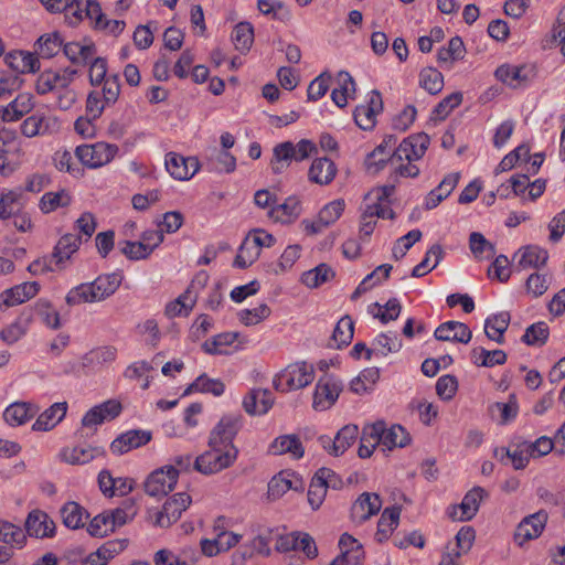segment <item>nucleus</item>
Segmentation results:
<instances>
[{
  "instance_id": "nucleus-63",
  "label": "nucleus",
  "mask_w": 565,
  "mask_h": 565,
  "mask_svg": "<svg viewBox=\"0 0 565 565\" xmlns=\"http://www.w3.org/2000/svg\"><path fill=\"white\" fill-rule=\"evenodd\" d=\"M344 206L343 200H334L324 205L318 214L320 216V223H324L328 226L333 224L342 215Z\"/></svg>"
},
{
  "instance_id": "nucleus-57",
  "label": "nucleus",
  "mask_w": 565,
  "mask_h": 565,
  "mask_svg": "<svg viewBox=\"0 0 565 565\" xmlns=\"http://www.w3.org/2000/svg\"><path fill=\"white\" fill-rule=\"evenodd\" d=\"M331 78L332 76L328 72H323L316 77L308 86V99L316 102L323 97L329 89Z\"/></svg>"
},
{
  "instance_id": "nucleus-25",
  "label": "nucleus",
  "mask_w": 565,
  "mask_h": 565,
  "mask_svg": "<svg viewBox=\"0 0 565 565\" xmlns=\"http://www.w3.org/2000/svg\"><path fill=\"white\" fill-rule=\"evenodd\" d=\"M39 290L40 285L36 281H26L6 289L0 298L6 307H13L35 297Z\"/></svg>"
},
{
  "instance_id": "nucleus-42",
  "label": "nucleus",
  "mask_w": 565,
  "mask_h": 565,
  "mask_svg": "<svg viewBox=\"0 0 565 565\" xmlns=\"http://www.w3.org/2000/svg\"><path fill=\"white\" fill-rule=\"evenodd\" d=\"M34 414L35 412L31 409L29 404L15 402L6 408L3 418L11 426H20L31 419Z\"/></svg>"
},
{
  "instance_id": "nucleus-15",
  "label": "nucleus",
  "mask_w": 565,
  "mask_h": 565,
  "mask_svg": "<svg viewBox=\"0 0 565 565\" xmlns=\"http://www.w3.org/2000/svg\"><path fill=\"white\" fill-rule=\"evenodd\" d=\"M548 519V514L545 510H540L529 516H525L518 525L514 539L522 545L523 543L539 537Z\"/></svg>"
},
{
  "instance_id": "nucleus-20",
  "label": "nucleus",
  "mask_w": 565,
  "mask_h": 565,
  "mask_svg": "<svg viewBox=\"0 0 565 565\" xmlns=\"http://www.w3.org/2000/svg\"><path fill=\"white\" fill-rule=\"evenodd\" d=\"M33 108V95L30 93H21L8 105L0 106V118L6 122L18 121Z\"/></svg>"
},
{
  "instance_id": "nucleus-33",
  "label": "nucleus",
  "mask_w": 565,
  "mask_h": 565,
  "mask_svg": "<svg viewBox=\"0 0 565 565\" xmlns=\"http://www.w3.org/2000/svg\"><path fill=\"white\" fill-rule=\"evenodd\" d=\"M300 201L296 196H289L284 203L273 207L269 216L276 222L291 223L300 215Z\"/></svg>"
},
{
  "instance_id": "nucleus-11",
  "label": "nucleus",
  "mask_w": 565,
  "mask_h": 565,
  "mask_svg": "<svg viewBox=\"0 0 565 565\" xmlns=\"http://www.w3.org/2000/svg\"><path fill=\"white\" fill-rule=\"evenodd\" d=\"M358 435L359 428L356 425H345L333 438L323 435L318 440L321 447L330 455L339 457L355 443Z\"/></svg>"
},
{
  "instance_id": "nucleus-27",
  "label": "nucleus",
  "mask_w": 565,
  "mask_h": 565,
  "mask_svg": "<svg viewBox=\"0 0 565 565\" xmlns=\"http://www.w3.org/2000/svg\"><path fill=\"white\" fill-rule=\"evenodd\" d=\"M273 404L274 398L269 390H252L243 399V407L249 415H264Z\"/></svg>"
},
{
  "instance_id": "nucleus-34",
  "label": "nucleus",
  "mask_w": 565,
  "mask_h": 565,
  "mask_svg": "<svg viewBox=\"0 0 565 565\" xmlns=\"http://www.w3.org/2000/svg\"><path fill=\"white\" fill-rule=\"evenodd\" d=\"M274 455L291 454L294 458L303 457L305 449L296 435H285L277 437L270 445Z\"/></svg>"
},
{
  "instance_id": "nucleus-45",
  "label": "nucleus",
  "mask_w": 565,
  "mask_h": 565,
  "mask_svg": "<svg viewBox=\"0 0 565 565\" xmlns=\"http://www.w3.org/2000/svg\"><path fill=\"white\" fill-rule=\"evenodd\" d=\"M260 255L259 248L252 242V236L247 235L239 246L238 253L234 259V266L239 268H247Z\"/></svg>"
},
{
  "instance_id": "nucleus-31",
  "label": "nucleus",
  "mask_w": 565,
  "mask_h": 565,
  "mask_svg": "<svg viewBox=\"0 0 565 565\" xmlns=\"http://www.w3.org/2000/svg\"><path fill=\"white\" fill-rule=\"evenodd\" d=\"M23 206V191L20 188L2 193L0 195V218L12 217V215L20 213Z\"/></svg>"
},
{
  "instance_id": "nucleus-35",
  "label": "nucleus",
  "mask_w": 565,
  "mask_h": 565,
  "mask_svg": "<svg viewBox=\"0 0 565 565\" xmlns=\"http://www.w3.org/2000/svg\"><path fill=\"white\" fill-rule=\"evenodd\" d=\"M399 515V507L386 508L383 511L377 522V531L375 533V539L377 542L382 543L388 539L392 531L398 525Z\"/></svg>"
},
{
  "instance_id": "nucleus-43",
  "label": "nucleus",
  "mask_w": 565,
  "mask_h": 565,
  "mask_svg": "<svg viewBox=\"0 0 565 565\" xmlns=\"http://www.w3.org/2000/svg\"><path fill=\"white\" fill-rule=\"evenodd\" d=\"M548 254L539 246H526L522 249L519 267L522 269L540 268L546 264Z\"/></svg>"
},
{
  "instance_id": "nucleus-7",
  "label": "nucleus",
  "mask_w": 565,
  "mask_h": 565,
  "mask_svg": "<svg viewBox=\"0 0 565 565\" xmlns=\"http://www.w3.org/2000/svg\"><path fill=\"white\" fill-rule=\"evenodd\" d=\"M118 152L116 145L96 142L76 147L75 156L88 168H99L110 162Z\"/></svg>"
},
{
  "instance_id": "nucleus-12",
  "label": "nucleus",
  "mask_w": 565,
  "mask_h": 565,
  "mask_svg": "<svg viewBox=\"0 0 565 565\" xmlns=\"http://www.w3.org/2000/svg\"><path fill=\"white\" fill-rule=\"evenodd\" d=\"M191 497L185 492H179L169 498L157 514L156 524L160 527H169L175 523L183 511L191 504Z\"/></svg>"
},
{
  "instance_id": "nucleus-64",
  "label": "nucleus",
  "mask_w": 565,
  "mask_h": 565,
  "mask_svg": "<svg viewBox=\"0 0 565 565\" xmlns=\"http://www.w3.org/2000/svg\"><path fill=\"white\" fill-rule=\"evenodd\" d=\"M102 84L103 88L99 93L104 98L105 104L114 105L117 102L120 94L119 75H109Z\"/></svg>"
},
{
  "instance_id": "nucleus-9",
  "label": "nucleus",
  "mask_w": 565,
  "mask_h": 565,
  "mask_svg": "<svg viewBox=\"0 0 565 565\" xmlns=\"http://www.w3.org/2000/svg\"><path fill=\"white\" fill-rule=\"evenodd\" d=\"M430 138L425 132H419L405 138L391 154V163L407 160L412 162L420 159L429 145Z\"/></svg>"
},
{
  "instance_id": "nucleus-44",
  "label": "nucleus",
  "mask_w": 565,
  "mask_h": 565,
  "mask_svg": "<svg viewBox=\"0 0 565 565\" xmlns=\"http://www.w3.org/2000/svg\"><path fill=\"white\" fill-rule=\"evenodd\" d=\"M333 269L328 264H320L302 274L301 282L309 288H317L334 277Z\"/></svg>"
},
{
  "instance_id": "nucleus-62",
  "label": "nucleus",
  "mask_w": 565,
  "mask_h": 565,
  "mask_svg": "<svg viewBox=\"0 0 565 565\" xmlns=\"http://www.w3.org/2000/svg\"><path fill=\"white\" fill-rule=\"evenodd\" d=\"M28 324L29 319L22 320L19 318L13 323L1 330L0 338L6 343L13 344L25 334Z\"/></svg>"
},
{
  "instance_id": "nucleus-23",
  "label": "nucleus",
  "mask_w": 565,
  "mask_h": 565,
  "mask_svg": "<svg viewBox=\"0 0 565 565\" xmlns=\"http://www.w3.org/2000/svg\"><path fill=\"white\" fill-rule=\"evenodd\" d=\"M434 337L438 341H452L467 344L472 338V332L463 322L447 321L437 327Z\"/></svg>"
},
{
  "instance_id": "nucleus-10",
  "label": "nucleus",
  "mask_w": 565,
  "mask_h": 565,
  "mask_svg": "<svg viewBox=\"0 0 565 565\" xmlns=\"http://www.w3.org/2000/svg\"><path fill=\"white\" fill-rule=\"evenodd\" d=\"M178 482V470L166 466L154 470L145 482V491L150 497H163L171 492Z\"/></svg>"
},
{
  "instance_id": "nucleus-13",
  "label": "nucleus",
  "mask_w": 565,
  "mask_h": 565,
  "mask_svg": "<svg viewBox=\"0 0 565 565\" xmlns=\"http://www.w3.org/2000/svg\"><path fill=\"white\" fill-rule=\"evenodd\" d=\"M61 128L57 117L35 113L21 124V134L26 138L57 132Z\"/></svg>"
},
{
  "instance_id": "nucleus-49",
  "label": "nucleus",
  "mask_w": 565,
  "mask_h": 565,
  "mask_svg": "<svg viewBox=\"0 0 565 565\" xmlns=\"http://www.w3.org/2000/svg\"><path fill=\"white\" fill-rule=\"evenodd\" d=\"M117 355V349L115 347H102L95 350H92L83 358V365H103L106 363H110L115 361Z\"/></svg>"
},
{
  "instance_id": "nucleus-30",
  "label": "nucleus",
  "mask_w": 565,
  "mask_h": 565,
  "mask_svg": "<svg viewBox=\"0 0 565 565\" xmlns=\"http://www.w3.org/2000/svg\"><path fill=\"white\" fill-rule=\"evenodd\" d=\"M509 323V312H500L488 317L484 321V333L487 338L502 344L504 342V332L507 331Z\"/></svg>"
},
{
  "instance_id": "nucleus-28",
  "label": "nucleus",
  "mask_w": 565,
  "mask_h": 565,
  "mask_svg": "<svg viewBox=\"0 0 565 565\" xmlns=\"http://www.w3.org/2000/svg\"><path fill=\"white\" fill-rule=\"evenodd\" d=\"M66 412V402L54 403L36 418L32 429L36 431H47L54 428L65 417Z\"/></svg>"
},
{
  "instance_id": "nucleus-46",
  "label": "nucleus",
  "mask_w": 565,
  "mask_h": 565,
  "mask_svg": "<svg viewBox=\"0 0 565 565\" xmlns=\"http://www.w3.org/2000/svg\"><path fill=\"white\" fill-rule=\"evenodd\" d=\"M232 39L236 50L243 53L248 52L254 42L253 25L249 22L237 23L234 28Z\"/></svg>"
},
{
  "instance_id": "nucleus-52",
  "label": "nucleus",
  "mask_w": 565,
  "mask_h": 565,
  "mask_svg": "<svg viewBox=\"0 0 565 565\" xmlns=\"http://www.w3.org/2000/svg\"><path fill=\"white\" fill-rule=\"evenodd\" d=\"M469 245L477 258H490L495 254L494 246L478 232H472L469 237Z\"/></svg>"
},
{
  "instance_id": "nucleus-50",
  "label": "nucleus",
  "mask_w": 565,
  "mask_h": 565,
  "mask_svg": "<svg viewBox=\"0 0 565 565\" xmlns=\"http://www.w3.org/2000/svg\"><path fill=\"white\" fill-rule=\"evenodd\" d=\"M120 252L131 260L148 258L152 253L150 244L143 242L124 241L118 244Z\"/></svg>"
},
{
  "instance_id": "nucleus-2",
  "label": "nucleus",
  "mask_w": 565,
  "mask_h": 565,
  "mask_svg": "<svg viewBox=\"0 0 565 565\" xmlns=\"http://www.w3.org/2000/svg\"><path fill=\"white\" fill-rule=\"evenodd\" d=\"M209 449L194 460L193 468L202 475H214L231 467L238 457V449L207 445Z\"/></svg>"
},
{
  "instance_id": "nucleus-29",
  "label": "nucleus",
  "mask_w": 565,
  "mask_h": 565,
  "mask_svg": "<svg viewBox=\"0 0 565 565\" xmlns=\"http://www.w3.org/2000/svg\"><path fill=\"white\" fill-rule=\"evenodd\" d=\"M6 64L19 74L35 73L40 70V61L32 53L10 52L4 56Z\"/></svg>"
},
{
  "instance_id": "nucleus-60",
  "label": "nucleus",
  "mask_w": 565,
  "mask_h": 565,
  "mask_svg": "<svg viewBox=\"0 0 565 565\" xmlns=\"http://www.w3.org/2000/svg\"><path fill=\"white\" fill-rule=\"evenodd\" d=\"M57 88H61L60 73L53 71H44L40 74L35 84L38 94L44 95Z\"/></svg>"
},
{
  "instance_id": "nucleus-3",
  "label": "nucleus",
  "mask_w": 565,
  "mask_h": 565,
  "mask_svg": "<svg viewBox=\"0 0 565 565\" xmlns=\"http://www.w3.org/2000/svg\"><path fill=\"white\" fill-rule=\"evenodd\" d=\"M315 379L312 365L306 362H297L288 365L273 380V385L278 392H289L308 386Z\"/></svg>"
},
{
  "instance_id": "nucleus-14",
  "label": "nucleus",
  "mask_w": 565,
  "mask_h": 565,
  "mask_svg": "<svg viewBox=\"0 0 565 565\" xmlns=\"http://www.w3.org/2000/svg\"><path fill=\"white\" fill-rule=\"evenodd\" d=\"M166 168L170 175L180 181L191 179L200 169V162L195 157H183L175 152L166 156Z\"/></svg>"
},
{
  "instance_id": "nucleus-39",
  "label": "nucleus",
  "mask_w": 565,
  "mask_h": 565,
  "mask_svg": "<svg viewBox=\"0 0 565 565\" xmlns=\"http://www.w3.org/2000/svg\"><path fill=\"white\" fill-rule=\"evenodd\" d=\"M354 333V322L350 316L342 317L332 333L330 347L342 349L351 343Z\"/></svg>"
},
{
  "instance_id": "nucleus-58",
  "label": "nucleus",
  "mask_w": 565,
  "mask_h": 565,
  "mask_svg": "<svg viewBox=\"0 0 565 565\" xmlns=\"http://www.w3.org/2000/svg\"><path fill=\"white\" fill-rule=\"evenodd\" d=\"M327 488L319 479V477L315 473L313 478L311 479L309 490H308V503L310 504L312 510H318L321 504L323 503L327 494Z\"/></svg>"
},
{
  "instance_id": "nucleus-59",
  "label": "nucleus",
  "mask_w": 565,
  "mask_h": 565,
  "mask_svg": "<svg viewBox=\"0 0 565 565\" xmlns=\"http://www.w3.org/2000/svg\"><path fill=\"white\" fill-rule=\"evenodd\" d=\"M462 102V94L455 92L443 98L434 108L433 114L435 118L444 120L451 113L452 109L458 107Z\"/></svg>"
},
{
  "instance_id": "nucleus-8",
  "label": "nucleus",
  "mask_w": 565,
  "mask_h": 565,
  "mask_svg": "<svg viewBox=\"0 0 565 565\" xmlns=\"http://www.w3.org/2000/svg\"><path fill=\"white\" fill-rule=\"evenodd\" d=\"M342 388V382L335 376L326 374L320 377L313 393V408L316 411L330 408L337 402Z\"/></svg>"
},
{
  "instance_id": "nucleus-16",
  "label": "nucleus",
  "mask_w": 565,
  "mask_h": 565,
  "mask_svg": "<svg viewBox=\"0 0 565 565\" xmlns=\"http://www.w3.org/2000/svg\"><path fill=\"white\" fill-rule=\"evenodd\" d=\"M24 527L28 535L36 539L53 537L56 530L55 523L49 514L39 509L29 512Z\"/></svg>"
},
{
  "instance_id": "nucleus-6",
  "label": "nucleus",
  "mask_w": 565,
  "mask_h": 565,
  "mask_svg": "<svg viewBox=\"0 0 565 565\" xmlns=\"http://www.w3.org/2000/svg\"><path fill=\"white\" fill-rule=\"evenodd\" d=\"M243 426V416L241 414H226L210 431L207 445L225 447H236L234 439Z\"/></svg>"
},
{
  "instance_id": "nucleus-22",
  "label": "nucleus",
  "mask_w": 565,
  "mask_h": 565,
  "mask_svg": "<svg viewBox=\"0 0 565 565\" xmlns=\"http://www.w3.org/2000/svg\"><path fill=\"white\" fill-rule=\"evenodd\" d=\"M302 489L303 482L300 478L288 471H281L269 481L267 495L270 500H277L288 490L301 491Z\"/></svg>"
},
{
  "instance_id": "nucleus-41",
  "label": "nucleus",
  "mask_w": 565,
  "mask_h": 565,
  "mask_svg": "<svg viewBox=\"0 0 565 565\" xmlns=\"http://www.w3.org/2000/svg\"><path fill=\"white\" fill-rule=\"evenodd\" d=\"M471 360L477 366L492 367L504 364L507 353L502 350L489 351L483 348H475L471 351Z\"/></svg>"
},
{
  "instance_id": "nucleus-40",
  "label": "nucleus",
  "mask_w": 565,
  "mask_h": 565,
  "mask_svg": "<svg viewBox=\"0 0 565 565\" xmlns=\"http://www.w3.org/2000/svg\"><path fill=\"white\" fill-rule=\"evenodd\" d=\"M486 495L487 493L481 487H475L473 489L468 491L463 497L461 503L459 504V519L471 520L477 514L480 502Z\"/></svg>"
},
{
  "instance_id": "nucleus-26",
  "label": "nucleus",
  "mask_w": 565,
  "mask_h": 565,
  "mask_svg": "<svg viewBox=\"0 0 565 565\" xmlns=\"http://www.w3.org/2000/svg\"><path fill=\"white\" fill-rule=\"evenodd\" d=\"M337 172V166L332 160L327 157L317 158L309 168L308 179L312 183L328 185L333 181Z\"/></svg>"
},
{
  "instance_id": "nucleus-48",
  "label": "nucleus",
  "mask_w": 565,
  "mask_h": 565,
  "mask_svg": "<svg viewBox=\"0 0 565 565\" xmlns=\"http://www.w3.org/2000/svg\"><path fill=\"white\" fill-rule=\"evenodd\" d=\"M39 54L44 58L55 56L63 46V39L58 32L44 34L38 40Z\"/></svg>"
},
{
  "instance_id": "nucleus-51",
  "label": "nucleus",
  "mask_w": 565,
  "mask_h": 565,
  "mask_svg": "<svg viewBox=\"0 0 565 565\" xmlns=\"http://www.w3.org/2000/svg\"><path fill=\"white\" fill-rule=\"evenodd\" d=\"M548 339V327L545 322H536L526 328L522 341L527 345L542 347Z\"/></svg>"
},
{
  "instance_id": "nucleus-1",
  "label": "nucleus",
  "mask_w": 565,
  "mask_h": 565,
  "mask_svg": "<svg viewBox=\"0 0 565 565\" xmlns=\"http://www.w3.org/2000/svg\"><path fill=\"white\" fill-rule=\"evenodd\" d=\"M121 280L122 275L119 273L100 275L92 282L73 287L66 294L65 301L71 307L103 301L116 292Z\"/></svg>"
},
{
  "instance_id": "nucleus-24",
  "label": "nucleus",
  "mask_w": 565,
  "mask_h": 565,
  "mask_svg": "<svg viewBox=\"0 0 565 565\" xmlns=\"http://www.w3.org/2000/svg\"><path fill=\"white\" fill-rule=\"evenodd\" d=\"M81 244L82 239L79 236L75 234L63 235L51 254L55 267L57 269H64L66 267V262L70 260L72 255L78 250Z\"/></svg>"
},
{
  "instance_id": "nucleus-17",
  "label": "nucleus",
  "mask_w": 565,
  "mask_h": 565,
  "mask_svg": "<svg viewBox=\"0 0 565 565\" xmlns=\"http://www.w3.org/2000/svg\"><path fill=\"white\" fill-rule=\"evenodd\" d=\"M383 110L382 95L377 89L372 90L367 105L356 106L353 113L355 124L363 130L375 126L376 115Z\"/></svg>"
},
{
  "instance_id": "nucleus-5",
  "label": "nucleus",
  "mask_w": 565,
  "mask_h": 565,
  "mask_svg": "<svg viewBox=\"0 0 565 565\" xmlns=\"http://www.w3.org/2000/svg\"><path fill=\"white\" fill-rule=\"evenodd\" d=\"M365 434H369L375 443H381L390 450L394 447H405L411 441V436L403 426L392 425L387 429L382 420L366 426Z\"/></svg>"
},
{
  "instance_id": "nucleus-36",
  "label": "nucleus",
  "mask_w": 565,
  "mask_h": 565,
  "mask_svg": "<svg viewBox=\"0 0 565 565\" xmlns=\"http://www.w3.org/2000/svg\"><path fill=\"white\" fill-rule=\"evenodd\" d=\"M60 512L63 524L72 530L83 527L84 520L89 516L86 510L75 501L66 502Z\"/></svg>"
},
{
  "instance_id": "nucleus-18",
  "label": "nucleus",
  "mask_w": 565,
  "mask_h": 565,
  "mask_svg": "<svg viewBox=\"0 0 565 565\" xmlns=\"http://www.w3.org/2000/svg\"><path fill=\"white\" fill-rule=\"evenodd\" d=\"M495 77L510 87L519 88L526 85L534 77V71L525 65L504 64L497 68Z\"/></svg>"
},
{
  "instance_id": "nucleus-54",
  "label": "nucleus",
  "mask_w": 565,
  "mask_h": 565,
  "mask_svg": "<svg viewBox=\"0 0 565 565\" xmlns=\"http://www.w3.org/2000/svg\"><path fill=\"white\" fill-rule=\"evenodd\" d=\"M498 411L500 413V424L505 425L512 419H514L518 415L519 406L516 402L515 395L511 394L509 396V401L507 403H493L489 407V412L493 415L494 412Z\"/></svg>"
},
{
  "instance_id": "nucleus-38",
  "label": "nucleus",
  "mask_w": 565,
  "mask_h": 565,
  "mask_svg": "<svg viewBox=\"0 0 565 565\" xmlns=\"http://www.w3.org/2000/svg\"><path fill=\"white\" fill-rule=\"evenodd\" d=\"M62 47L65 56L73 64L78 65H85L96 52V47L93 43L82 45L78 42H70L63 44Z\"/></svg>"
},
{
  "instance_id": "nucleus-32",
  "label": "nucleus",
  "mask_w": 565,
  "mask_h": 565,
  "mask_svg": "<svg viewBox=\"0 0 565 565\" xmlns=\"http://www.w3.org/2000/svg\"><path fill=\"white\" fill-rule=\"evenodd\" d=\"M105 454L100 447L90 446H76L73 448H65L62 451L63 459L72 465H83L93 460L97 456Z\"/></svg>"
},
{
  "instance_id": "nucleus-19",
  "label": "nucleus",
  "mask_w": 565,
  "mask_h": 565,
  "mask_svg": "<svg viewBox=\"0 0 565 565\" xmlns=\"http://www.w3.org/2000/svg\"><path fill=\"white\" fill-rule=\"evenodd\" d=\"M382 508V501L376 493L363 492L351 508V518L359 523L365 522L377 514Z\"/></svg>"
},
{
  "instance_id": "nucleus-47",
  "label": "nucleus",
  "mask_w": 565,
  "mask_h": 565,
  "mask_svg": "<svg viewBox=\"0 0 565 565\" xmlns=\"http://www.w3.org/2000/svg\"><path fill=\"white\" fill-rule=\"evenodd\" d=\"M419 85L429 94L436 95L444 87V76L434 67H425L419 73Z\"/></svg>"
},
{
  "instance_id": "nucleus-55",
  "label": "nucleus",
  "mask_w": 565,
  "mask_h": 565,
  "mask_svg": "<svg viewBox=\"0 0 565 565\" xmlns=\"http://www.w3.org/2000/svg\"><path fill=\"white\" fill-rule=\"evenodd\" d=\"M34 310L42 321L52 329L61 327L60 315L53 309L52 303L45 299H39L35 302Z\"/></svg>"
},
{
  "instance_id": "nucleus-21",
  "label": "nucleus",
  "mask_w": 565,
  "mask_h": 565,
  "mask_svg": "<svg viewBox=\"0 0 565 565\" xmlns=\"http://www.w3.org/2000/svg\"><path fill=\"white\" fill-rule=\"evenodd\" d=\"M151 431L134 429L118 436L110 445L114 454L122 455L131 449L141 447L151 440Z\"/></svg>"
},
{
  "instance_id": "nucleus-4",
  "label": "nucleus",
  "mask_w": 565,
  "mask_h": 565,
  "mask_svg": "<svg viewBox=\"0 0 565 565\" xmlns=\"http://www.w3.org/2000/svg\"><path fill=\"white\" fill-rule=\"evenodd\" d=\"M316 151V145L308 139H302L297 145H294L291 141L278 143L274 148V157L270 163L271 170L276 174L281 173L290 160L302 161Z\"/></svg>"
},
{
  "instance_id": "nucleus-53",
  "label": "nucleus",
  "mask_w": 565,
  "mask_h": 565,
  "mask_svg": "<svg viewBox=\"0 0 565 565\" xmlns=\"http://www.w3.org/2000/svg\"><path fill=\"white\" fill-rule=\"evenodd\" d=\"M237 339L235 332H224L213 337L211 340L205 341L202 344V349L207 354H225L226 351L222 350V347L231 345Z\"/></svg>"
},
{
  "instance_id": "nucleus-37",
  "label": "nucleus",
  "mask_w": 565,
  "mask_h": 565,
  "mask_svg": "<svg viewBox=\"0 0 565 565\" xmlns=\"http://www.w3.org/2000/svg\"><path fill=\"white\" fill-rule=\"evenodd\" d=\"M0 542L10 545L11 550L22 548L26 542V535L19 525L0 519Z\"/></svg>"
},
{
  "instance_id": "nucleus-61",
  "label": "nucleus",
  "mask_w": 565,
  "mask_h": 565,
  "mask_svg": "<svg viewBox=\"0 0 565 565\" xmlns=\"http://www.w3.org/2000/svg\"><path fill=\"white\" fill-rule=\"evenodd\" d=\"M270 308L266 303H262L254 309H244L239 311V321L245 326H254L268 318Z\"/></svg>"
},
{
  "instance_id": "nucleus-56",
  "label": "nucleus",
  "mask_w": 565,
  "mask_h": 565,
  "mask_svg": "<svg viewBox=\"0 0 565 565\" xmlns=\"http://www.w3.org/2000/svg\"><path fill=\"white\" fill-rule=\"evenodd\" d=\"M71 203V196L64 190L60 192H46L40 202V207L44 213H50L57 207L67 206Z\"/></svg>"
}]
</instances>
